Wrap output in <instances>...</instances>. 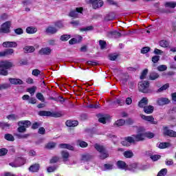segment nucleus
Listing matches in <instances>:
<instances>
[{
  "label": "nucleus",
  "mask_w": 176,
  "mask_h": 176,
  "mask_svg": "<svg viewBox=\"0 0 176 176\" xmlns=\"http://www.w3.org/2000/svg\"><path fill=\"white\" fill-rule=\"evenodd\" d=\"M140 118L143 119L144 120H146L147 122H150L152 124H156L157 123V121H155V118L152 116H145L144 114L140 115Z\"/></svg>",
  "instance_id": "nucleus-12"
},
{
  "label": "nucleus",
  "mask_w": 176,
  "mask_h": 176,
  "mask_svg": "<svg viewBox=\"0 0 176 176\" xmlns=\"http://www.w3.org/2000/svg\"><path fill=\"white\" fill-rule=\"evenodd\" d=\"M82 11L83 8H76V10L70 11L69 16V17H72L73 19H78V17H79V13H82Z\"/></svg>",
  "instance_id": "nucleus-8"
},
{
  "label": "nucleus",
  "mask_w": 176,
  "mask_h": 176,
  "mask_svg": "<svg viewBox=\"0 0 176 176\" xmlns=\"http://www.w3.org/2000/svg\"><path fill=\"white\" fill-rule=\"evenodd\" d=\"M123 155L126 159H131V157H133V156H134V153L131 150L124 151Z\"/></svg>",
  "instance_id": "nucleus-36"
},
{
  "label": "nucleus",
  "mask_w": 176,
  "mask_h": 176,
  "mask_svg": "<svg viewBox=\"0 0 176 176\" xmlns=\"http://www.w3.org/2000/svg\"><path fill=\"white\" fill-rule=\"evenodd\" d=\"M125 140H126V141H127V142L129 143V145H130V144H135V142H136L135 138L134 135H133L132 136L125 137Z\"/></svg>",
  "instance_id": "nucleus-30"
},
{
  "label": "nucleus",
  "mask_w": 176,
  "mask_h": 176,
  "mask_svg": "<svg viewBox=\"0 0 176 176\" xmlns=\"http://www.w3.org/2000/svg\"><path fill=\"white\" fill-rule=\"evenodd\" d=\"M77 145L80 146V148H87V146L89 145L87 142L82 140H77Z\"/></svg>",
  "instance_id": "nucleus-43"
},
{
  "label": "nucleus",
  "mask_w": 176,
  "mask_h": 176,
  "mask_svg": "<svg viewBox=\"0 0 176 176\" xmlns=\"http://www.w3.org/2000/svg\"><path fill=\"white\" fill-rule=\"evenodd\" d=\"M99 45L100 46V49L103 50L107 47V42L105 41L100 40Z\"/></svg>",
  "instance_id": "nucleus-55"
},
{
  "label": "nucleus",
  "mask_w": 176,
  "mask_h": 176,
  "mask_svg": "<svg viewBox=\"0 0 176 176\" xmlns=\"http://www.w3.org/2000/svg\"><path fill=\"white\" fill-rule=\"evenodd\" d=\"M61 156L63 157V162H68V158L69 157V153L66 151H63L61 152Z\"/></svg>",
  "instance_id": "nucleus-31"
},
{
  "label": "nucleus",
  "mask_w": 176,
  "mask_h": 176,
  "mask_svg": "<svg viewBox=\"0 0 176 176\" xmlns=\"http://www.w3.org/2000/svg\"><path fill=\"white\" fill-rule=\"evenodd\" d=\"M139 90L142 93H151L149 89V82L148 81H142L138 85Z\"/></svg>",
  "instance_id": "nucleus-4"
},
{
  "label": "nucleus",
  "mask_w": 176,
  "mask_h": 176,
  "mask_svg": "<svg viewBox=\"0 0 176 176\" xmlns=\"http://www.w3.org/2000/svg\"><path fill=\"white\" fill-rule=\"evenodd\" d=\"M146 75H148V69H144L140 76V79H145L146 78Z\"/></svg>",
  "instance_id": "nucleus-59"
},
{
  "label": "nucleus",
  "mask_w": 176,
  "mask_h": 176,
  "mask_svg": "<svg viewBox=\"0 0 176 176\" xmlns=\"http://www.w3.org/2000/svg\"><path fill=\"white\" fill-rule=\"evenodd\" d=\"M58 32V29L53 25H49L45 28V34L47 35H54Z\"/></svg>",
  "instance_id": "nucleus-7"
},
{
  "label": "nucleus",
  "mask_w": 176,
  "mask_h": 176,
  "mask_svg": "<svg viewBox=\"0 0 176 176\" xmlns=\"http://www.w3.org/2000/svg\"><path fill=\"white\" fill-rule=\"evenodd\" d=\"M71 38V35L69 34H63L60 36V41L63 42L68 41Z\"/></svg>",
  "instance_id": "nucleus-53"
},
{
  "label": "nucleus",
  "mask_w": 176,
  "mask_h": 176,
  "mask_svg": "<svg viewBox=\"0 0 176 176\" xmlns=\"http://www.w3.org/2000/svg\"><path fill=\"white\" fill-rule=\"evenodd\" d=\"M37 31L38 29L34 26H30L26 28L27 34H35Z\"/></svg>",
  "instance_id": "nucleus-28"
},
{
  "label": "nucleus",
  "mask_w": 176,
  "mask_h": 176,
  "mask_svg": "<svg viewBox=\"0 0 176 176\" xmlns=\"http://www.w3.org/2000/svg\"><path fill=\"white\" fill-rule=\"evenodd\" d=\"M93 30V26L90 25V26H87L86 28H81L80 29V30L81 31V32H86V31H92Z\"/></svg>",
  "instance_id": "nucleus-64"
},
{
  "label": "nucleus",
  "mask_w": 176,
  "mask_h": 176,
  "mask_svg": "<svg viewBox=\"0 0 176 176\" xmlns=\"http://www.w3.org/2000/svg\"><path fill=\"white\" fill-rule=\"evenodd\" d=\"M157 70L160 71V72L163 71H167V66L165 65H161L157 67Z\"/></svg>",
  "instance_id": "nucleus-58"
},
{
  "label": "nucleus",
  "mask_w": 176,
  "mask_h": 176,
  "mask_svg": "<svg viewBox=\"0 0 176 176\" xmlns=\"http://www.w3.org/2000/svg\"><path fill=\"white\" fill-rule=\"evenodd\" d=\"M4 138L5 140H6L7 141H10V142H13L14 141V136L12 135L10 133H7L4 135Z\"/></svg>",
  "instance_id": "nucleus-42"
},
{
  "label": "nucleus",
  "mask_w": 176,
  "mask_h": 176,
  "mask_svg": "<svg viewBox=\"0 0 176 176\" xmlns=\"http://www.w3.org/2000/svg\"><path fill=\"white\" fill-rule=\"evenodd\" d=\"M17 118L19 117L15 114H10L7 116V119H8V120H16Z\"/></svg>",
  "instance_id": "nucleus-60"
},
{
  "label": "nucleus",
  "mask_w": 176,
  "mask_h": 176,
  "mask_svg": "<svg viewBox=\"0 0 176 176\" xmlns=\"http://www.w3.org/2000/svg\"><path fill=\"white\" fill-rule=\"evenodd\" d=\"M36 97L37 100H39V101H41V102H45V97L42 93L38 92L36 95Z\"/></svg>",
  "instance_id": "nucleus-45"
},
{
  "label": "nucleus",
  "mask_w": 176,
  "mask_h": 176,
  "mask_svg": "<svg viewBox=\"0 0 176 176\" xmlns=\"http://www.w3.org/2000/svg\"><path fill=\"white\" fill-rule=\"evenodd\" d=\"M135 140L136 142H140L141 141H145V132L144 131H139L138 134L134 135Z\"/></svg>",
  "instance_id": "nucleus-10"
},
{
  "label": "nucleus",
  "mask_w": 176,
  "mask_h": 176,
  "mask_svg": "<svg viewBox=\"0 0 176 176\" xmlns=\"http://www.w3.org/2000/svg\"><path fill=\"white\" fill-rule=\"evenodd\" d=\"M0 127L4 130V129H9L10 124H8V122H0Z\"/></svg>",
  "instance_id": "nucleus-54"
},
{
  "label": "nucleus",
  "mask_w": 176,
  "mask_h": 176,
  "mask_svg": "<svg viewBox=\"0 0 176 176\" xmlns=\"http://www.w3.org/2000/svg\"><path fill=\"white\" fill-rule=\"evenodd\" d=\"M124 123H126V121L123 119H120L116 122V125L118 126V127H120V126H123Z\"/></svg>",
  "instance_id": "nucleus-51"
},
{
  "label": "nucleus",
  "mask_w": 176,
  "mask_h": 176,
  "mask_svg": "<svg viewBox=\"0 0 176 176\" xmlns=\"http://www.w3.org/2000/svg\"><path fill=\"white\" fill-rule=\"evenodd\" d=\"M166 174H167V168H163L158 173L157 176H164Z\"/></svg>",
  "instance_id": "nucleus-61"
},
{
  "label": "nucleus",
  "mask_w": 176,
  "mask_h": 176,
  "mask_svg": "<svg viewBox=\"0 0 176 176\" xmlns=\"http://www.w3.org/2000/svg\"><path fill=\"white\" fill-rule=\"evenodd\" d=\"M54 25H55L56 28H57V30L64 28V23H63V21H58L55 22Z\"/></svg>",
  "instance_id": "nucleus-40"
},
{
  "label": "nucleus",
  "mask_w": 176,
  "mask_h": 176,
  "mask_svg": "<svg viewBox=\"0 0 176 176\" xmlns=\"http://www.w3.org/2000/svg\"><path fill=\"white\" fill-rule=\"evenodd\" d=\"M150 51H151V47H144L141 50V53H142V54H146V53H148Z\"/></svg>",
  "instance_id": "nucleus-57"
},
{
  "label": "nucleus",
  "mask_w": 176,
  "mask_h": 176,
  "mask_svg": "<svg viewBox=\"0 0 176 176\" xmlns=\"http://www.w3.org/2000/svg\"><path fill=\"white\" fill-rule=\"evenodd\" d=\"M113 169V164H104L103 165V171H108Z\"/></svg>",
  "instance_id": "nucleus-37"
},
{
  "label": "nucleus",
  "mask_w": 176,
  "mask_h": 176,
  "mask_svg": "<svg viewBox=\"0 0 176 176\" xmlns=\"http://www.w3.org/2000/svg\"><path fill=\"white\" fill-rule=\"evenodd\" d=\"M40 168L41 165L39 164H34L29 167V171L30 173H38Z\"/></svg>",
  "instance_id": "nucleus-17"
},
{
  "label": "nucleus",
  "mask_w": 176,
  "mask_h": 176,
  "mask_svg": "<svg viewBox=\"0 0 176 176\" xmlns=\"http://www.w3.org/2000/svg\"><path fill=\"white\" fill-rule=\"evenodd\" d=\"M117 166L118 168H122V170L125 168V170H127V165L126 164V162L123 161H118L117 162Z\"/></svg>",
  "instance_id": "nucleus-32"
},
{
  "label": "nucleus",
  "mask_w": 176,
  "mask_h": 176,
  "mask_svg": "<svg viewBox=\"0 0 176 176\" xmlns=\"http://www.w3.org/2000/svg\"><path fill=\"white\" fill-rule=\"evenodd\" d=\"M12 67H13V63L8 60L1 61L0 63V75L7 76L8 73L6 69H9V68H12Z\"/></svg>",
  "instance_id": "nucleus-1"
},
{
  "label": "nucleus",
  "mask_w": 176,
  "mask_h": 176,
  "mask_svg": "<svg viewBox=\"0 0 176 176\" xmlns=\"http://www.w3.org/2000/svg\"><path fill=\"white\" fill-rule=\"evenodd\" d=\"M59 148L60 149H69V151H74V148L69 144H60Z\"/></svg>",
  "instance_id": "nucleus-20"
},
{
  "label": "nucleus",
  "mask_w": 176,
  "mask_h": 176,
  "mask_svg": "<svg viewBox=\"0 0 176 176\" xmlns=\"http://www.w3.org/2000/svg\"><path fill=\"white\" fill-rule=\"evenodd\" d=\"M49 100H53L54 101H59L60 102H64V98L61 96H59L58 98H53V97H50Z\"/></svg>",
  "instance_id": "nucleus-50"
},
{
  "label": "nucleus",
  "mask_w": 176,
  "mask_h": 176,
  "mask_svg": "<svg viewBox=\"0 0 176 176\" xmlns=\"http://www.w3.org/2000/svg\"><path fill=\"white\" fill-rule=\"evenodd\" d=\"M164 134L168 137L176 138V131L171 129H168V126H164Z\"/></svg>",
  "instance_id": "nucleus-9"
},
{
  "label": "nucleus",
  "mask_w": 176,
  "mask_h": 176,
  "mask_svg": "<svg viewBox=\"0 0 176 176\" xmlns=\"http://www.w3.org/2000/svg\"><path fill=\"white\" fill-rule=\"evenodd\" d=\"M15 163L19 165V167H21V166H24L25 164V159L23 157H17L15 160Z\"/></svg>",
  "instance_id": "nucleus-27"
},
{
  "label": "nucleus",
  "mask_w": 176,
  "mask_h": 176,
  "mask_svg": "<svg viewBox=\"0 0 176 176\" xmlns=\"http://www.w3.org/2000/svg\"><path fill=\"white\" fill-rule=\"evenodd\" d=\"M160 46H161V47H168V46L170 45V43H168V41H166V40H162L159 42Z\"/></svg>",
  "instance_id": "nucleus-39"
},
{
  "label": "nucleus",
  "mask_w": 176,
  "mask_h": 176,
  "mask_svg": "<svg viewBox=\"0 0 176 176\" xmlns=\"http://www.w3.org/2000/svg\"><path fill=\"white\" fill-rule=\"evenodd\" d=\"M89 109H98L100 108V103L90 104L87 106Z\"/></svg>",
  "instance_id": "nucleus-41"
},
{
  "label": "nucleus",
  "mask_w": 176,
  "mask_h": 176,
  "mask_svg": "<svg viewBox=\"0 0 176 176\" xmlns=\"http://www.w3.org/2000/svg\"><path fill=\"white\" fill-rule=\"evenodd\" d=\"M107 36L108 38H120L122 34L116 30L110 31L107 32Z\"/></svg>",
  "instance_id": "nucleus-11"
},
{
  "label": "nucleus",
  "mask_w": 176,
  "mask_h": 176,
  "mask_svg": "<svg viewBox=\"0 0 176 176\" xmlns=\"http://www.w3.org/2000/svg\"><path fill=\"white\" fill-rule=\"evenodd\" d=\"M148 105V98H143L138 103L140 108H144Z\"/></svg>",
  "instance_id": "nucleus-22"
},
{
  "label": "nucleus",
  "mask_w": 176,
  "mask_h": 176,
  "mask_svg": "<svg viewBox=\"0 0 176 176\" xmlns=\"http://www.w3.org/2000/svg\"><path fill=\"white\" fill-rule=\"evenodd\" d=\"M170 101L168 98H160L157 100V104L160 107L163 105H167V104H170Z\"/></svg>",
  "instance_id": "nucleus-13"
},
{
  "label": "nucleus",
  "mask_w": 176,
  "mask_h": 176,
  "mask_svg": "<svg viewBox=\"0 0 176 176\" xmlns=\"http://www.w3.org/2000/svg\"><path fill=\"white\" fill-rule=\"evenodd\" d=\"M2 45L3 47H17V43L15 41H6Z\"/></svg>",
  "instance_id": "nucleus-16"
},
{
  "label": "nucleus",
  "mask_w": 176,
  "mask_h": 176,
  "mask_svg": "<svg viewBox=\"0 0 176 176\" xmlns=\"http://www.w3.org/2000/svg\"><path fill=\"white\" fill-rule=\"evenodd\" d=\"M153 109H155V107L152 105L146 106L144 107V112L148 114L153 113Z\"/></svg>",
  "instance_id": "nucleus-24"
},
{
  "label": "nucleus",
  "mask_w": 176,
  "mask_h": 176,
  "mask_svg": "<svg viewBox=\"0 0 176 176\" xmlns=\"http://www.w3.org/2000/svg\"><path fill=\"white\" fill-rule=\"evenodd\" d=\"M168 146H171L169 142H162L159 144V148L160 149H164L166 148H168Z\"/></svg>",
  "instance_id": "nucleus-44"
},
{
  "label": "nucleus",
  "mask_w": 176,
  "mask_h": 176,
  "mask_svg": "<svg viewBox=\"0 0 176 176\" xmlns=\"http://www.w3.org/2000/svg\"><path fill=\"white\" fill-rule=\"evenodd\" d=\"M24 53H34L35 52V47L34 46H25L23 47Z\"/></svg>",
  "instance_id": "nucleus-21"
},
{
  "label": "nucleus",
  "mask_w": 176,
  "mask_h": 176,
  "mask_svg": "<svg viewBox=\"0 0 176 176\" xmlns=\"http://www.w3.org/2000/svg\"><path fill=\"white\" fill-rule=\"evenodd\" d=\"M19 128L17 129L18 133H25L27 131V129H25V126L18 125Z\"/></svg>",
  "instance_id": "nucleus-52"
},
{
  "label": "nucleus",
  "mask_w": 176,
  "mask_h": 176,
  "mask_svg": "<svg viewBox=\"0 0 176 176\" xmlns=\"http://www.w3.org/2000/svg\"><path fill=\"white\" fill-rule=\"evenodd\" d=\"M94 148L99 152V153H102L104 151H105V147L104 146L100 145L98 144H94Z\"/></svg>",
  "instance_id": "nucleus-34"
},
{
  "label": "nucleus",
  "mask_w": 176,
  "mask_h": 176,
  "mask_svg": "<svg viewBox=\"0 0 176 176\" xmlns=\"http://www.w3.org/2000/svg\"><path fill=\"white\" fill-rule=\"evenodd\" d=\"M98 122H100V123L105 124V123H107V120H109V116L100 113L98 114Z\"/></svg>",
  "instance_id": "nucleus-14"
},
{
  "label": "nucleus",
  "mask_w": 176,
  "mask_h": 176,
  "mask_svg": "<svg viewBox=\"0 0 176 176\" xmlns=\"http://www.w3.org/2000/svg\"><path fill=\"white\" fill-rule=\"evenodd\" d=\"M89 3L92 5L93 9H99L104 6L102 0H89Z\"/></svg>",
  "instance_id": "nucleus-6"
},
{
  "label": "nucleus",
  "mask_w": 176,
  "mask_h": 176,
  "mask_svg": "<svg viewBox=\"0 0 176 176\" xmlns=\"http://www.w3.org/2000/svg\"><path fill=\"white\" fill-rule=\"evenodd\" d=\"M159 74L156 72H152L149 75V80H156L159 78Z\"/></svg>",
  "instance_id": "nucleus-38"
},
{
  "label": "nucleus",
  "mask_w": 176,
  "mask_h": 176,
  "mask_svg": "<svg viewBox=\"0 0 176 176\" xmlns=\"http://www.w3.org/2000/svg\"><path fill=\"white\" fill-rule=\"evenodd\" d=\"M100 153V159H102V160H104V159H107V157L109 156V155L108 154V152H107V150H104L103 152Z\"/></svg>",
  "instance_id": "nucleus-46"
},
{
  "label": "nucleus",
  "mask_w": 176,
  "mask_h": 176,
  "mask_svg": "<svg viewBox=\"0 0 176 176\" xmlns=\"http://www.w3.org/2000/svg\"><path fill=\"white\" fill-rule=\"evenodd\" d=\"M91 159H93V155L90 154H84L81 155V160L82 162H89Z\"/></svg>",
  "instance_id": "nucleus-26"
},
{
  "label": "nucleus",
  "mask_w": 176,
  "mask_h": 176,
  "mask_svg": "<svg viewBox=\"0 0 176 176\" xmlns=\"http://www.w3.org/2000/svg\"><path fill=\"white\" fill-rule=\"evenodd\" d=\"M112 104L113 105H119V107H123L124 105V100L122 98L116 99Z\"/></svg>",
  "instance_id": "nucleus-23"
},
{
  "label": "nucleus",
  "mask_w": 176,
  "mask_h": 176,
  "mask_svg": "<svg viewBox=\"0 0 176 176\" xmlns=\"http://www.w3.org/2000/svg\"><path fill=\"white\" fill-rule=\"evenodd\" d=\"M6 52V56H12L13 53H14V49H8L5 50Z\"/></svg>",
  "instance_id": "nucleus-62"
},
{
  "label": "nucleus",
  "mask_w": 176,
  "mask_h": 176,
  "mask_svg": "<svg viewBox=\"0 0 176 176\" xmlns=\"http://www.w3.org/2000/svg\"><path fill=\"white\" fill-rule=\"evenodd\" d=\"M56 145L55 142H49L45 145V148L47 149H54V148H56Z\"/></svg>",
  "instance_id": "nucleus-48"
},
{
  "label": "nucleus",
  "mask_w": 176,
  "mask_h": 176,
  "mask_svg": "<svg viewBox=\"0 0 176 176\" xmlns=\"http://www.w3.org/2000/svg\"><path fill=\"white\" fill-rule=\"evenodd\" d=\"M160 157L161 156L159 155H152L150 156V158L151 159V160H153V162H157V160H159Z\"/></svg>",
  "instance_id": "nucleus-56"
},
{
  "label": "nucleus",
  "mask_w": 176,
  "mask_h": 176,
  "mask_svg": "<svg viewBox=\"0 0 176 176\" xmlns=\"http://www.w3.org/2000/svg\"><path fill=\"white\" fill-rule=\"evenodd\" d=\"M80 42H82V36H80L78 37V39L76 38H72L69 41V45H75V43H80Z\"/></svg>",
  "instance_id": "nucleus-29"
},
{
  "label": "nucleus",
  "mask_w": 176,
  "mask_h": 176,
  "mask_svg": "<svg viewBox=\"0 0 176 176\" xmlns=\"http://www.w3.org/2000/svg\"><path fill=\"white\" fill-rule=\"evenodd\" d=\"M39 116H49L50 118H61L63 114L60 112H51L47 111H38Z\"/></svg>",
  "instance_id": "nucleus-2"
},
{
  "label": "nucleus",
  "mask_w": 176,
  "mask_h": 176,
  "mask_svg": "<svg viewBox=\"0 0 176 176\" xmlns=\"http://www.w3.org/2000/svg\"><path fill=\"white\" fill-rule=\"evenodd\" d=\"M39 54H41L42 56H49L52 54V49L50 47H44L42 48L38 51Z\"/></svg>",
  "instance_id": "nucleus-15"
},
{
  "label": "nucleus",
  "mask_w": 176,
  "mask_h": 176,
  "mask_svg": "<svg viewBox=\"0 0 176 176\" xmlns=\"http://www.w3.org/2000/svg\"><path fill=\"white\" fill-rule=\"evenodd\" d=\"M146 168H148V166L144 165L142 167H140L138 163H133L127 165L126 166V170H129V171H135V170H146Z\"/></svg>",
  "instance_id": "nucleus-5"
},
{
  "label": "nucleus",
  "mask_w": 176,
  "mask_h": 176,
  "mask_svg": "<svg viewBox=\"0 0 176 176\" xmlns=\"http://www.w3.org/2000/svg\"><path fill=\"white\" fill-rule=\"evenodd\" d=\"M18 126H24L25 129L31 126V122L30 120H22L18 122Z\"/></svg>",
  "instance_id": "nucleus-25"
},
{
  "label": "nucleus",
  "mask_w": 176,
  "mask_h": 176,
  "mask_svg": "<svg viewBox=\"0 0 176 176\" xmlns=\"http://www.w3.org/2000/svg\"><path fill=\"white\" fill-rule=\"evenodd\" d=\"M10 27H12V21L3 23L0 28V34H10Z\"/></svg>",
  "instance_id": "nucleus-3"
},
{
  "label": "nucleus",
  "mask_w": 176,
  "mask_h": 176,
  "mask_svg": "<svg viewBox=\"0 0 176 176\" xmlns=\"http://www.w3.org/2000/svg\"><path fill=\"white\" fill-rule=\"evenodd\" d=\"M8 154V149L3 148H0V156H5Z\"/></svg>",
  "instance_id": "nucleus-63"
},
{
  "label": "nucleus",
  "mask_w": 176,
  "mask_h": 176,
  "mask_svg": "<svg viewBox=\"0 0 176 176\" xmlns=\"http://www.w3.org/2000/svg\"><path fill=\"white\" fill-rule=\"evenodd\" d=\"M27 91L31 94V96H34L35 94V92L36 91V87L33 86L30 88H28Z\"/></svg>",
  "instance_id": "nucleus-47"
},
{
  "label": "nucleus",
  "mask_w": 176,
  "mask_h": 176,
  "mask_svg": "<svg viewBox=\"0 0 176 176\" xmlns=\"http://www.w3.org/2000/svg\"><path fill=\"white\" fill-rule=\"evenodd\" d=\"M170 87V85L168 83L162 85L160 88H159L157 91L156 93H163L164 90H167Z\"/></svg>",
  "instance_id": "nucleus-33"
},
{
  "label": "nucleus",
  "mask_w": 176,
  "mask_h": 176,
  "mask_svg": "<svg viewBox=\"0 0 176 176\" xmlns=\"http://www.w3.org/2000/svg\"><path fill=\"white\" fill-rule=\"evenodd\" d=\"M10 87V84L9 83H3L0 85V91L1 90H6V89H9Z\"/></svg>",
  "instance_id": "nucleus-49"
},
{
  "label": "nucleus",
  "mask_w": 176,
  "mask_h": 176,
  "mask_svg": "<svg viewBox=\"0 0 176 176\" xmlns=\"http://www.w3.org/2000/svg\"><path fill=\"white\" fill-rule=\"evenodd\" d=\"M165 8H170V9H174L176 6V1H168L165 3Z\"/></svg>",
  "instance_id": "nucleus-35"
},
{
  "label": "nucleus",
  "mask_w": 176,
  "mask_h": 176,
  "mask_svg": "<svg viewBox=\"0 0 176 176\" xmlns=\"http://www.w3.org/2000/svg\"><path fill=\"white\" fill-rule=\"evenodd\" d=\"M9 82L11 85H23L24 82L21 79L10 78Z\"/></svg>",
  "instance_id": "nucleus-18"
},
{
  "label": "nucleus",
  "mask_w": 176,
  "mask_h": 176,
  "mask_svg": "<svg viewBox=\"0 0 176 176\" xmlns=\"http://www.w3.org/2000/svg\"><path fill=\"white\" fill-rule=\"evenodd\" d=\"M65 124L67 127H76L79 122L76 120H69L66 121Z\"/></svg>",
  "instance_id": "nucleus-19"
}]
</instances>
